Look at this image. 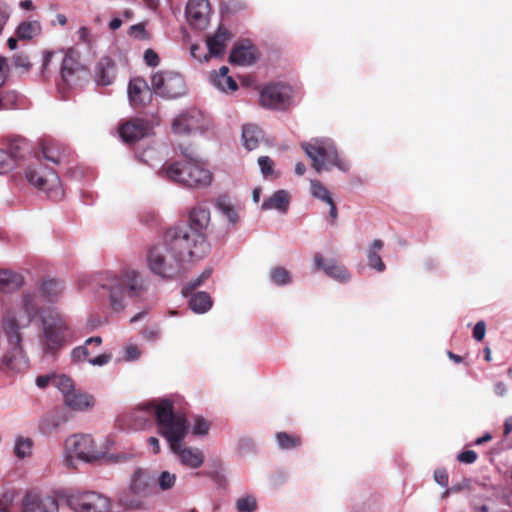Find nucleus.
I'll return each instance as SVG.
<instances>
[{
	"mask_svg": "<svg viewBox=\"0 0 512 512\" xmlns=\"http://www.w3.org/2000/svg\"><path fill=\"white\" fill-rule=\"evenodd\" d=\"M29 149V144L24 138L17 137L9 141L7 153L13 157L14 166L19 159L24 158L25 154L29 152Z\"/></svg>",
	"mask_w": 512,
	"mask_h": 512,
	"instance_id": "f704fd0d",
	"label": "nucleus"
},
{
	"mask_svg": "<svg viewBox=\"0 0 512 512\" xmlns=\"http://www.w3.org/2000/svg\"><path fill=\"white\" fill-rule=\"evenodd\" d=\"M270 276L276 285H286L291 282L289 271L283 267H275L271 271Z\"/></svg>",
	"mask_w": 512,
	"mask_h": 512,
	"instance_id": "37998d69",
	"label": "nucleus"
},
{
	"mask_svg": "<svg viewBox=\"0 0 512 512\" xmlns=\"http://www.w3.org/2000/svg\"><path fill=\"white\" fill-rule=\"evenodd\" d=\"M88 75V69L80 64L79 53L70 49L63 58L61 77L67 85L77 84Z\"/></svg>",
	"mask_w": 512,
	"mask_h": 512,
	"instance_id": "f3484780",
	"label": "nucleus"
},
{
	"mask_svg": "<svg viewBox=\"0 0 512 512\" xmlns=\"http://www.w3.org/2000/svg\"><path fill=\"white\" fill-rule=\"evenodd\" d=\"M278 446L283 450H291L298 448L302 444V438L297 434H289L287 432H278L276 434Z\"/></svg>",
	"mask_w": 512,
	"mask_h": 512,
	"instance_id": "4c0bfd02",
	"label": "nucleus"
},
{
	"mask_svg": "<svg viewBox=\"0 0 512 512\" xmlns=\"http://www.w3.org/2000/svg\"><path fill=\"white\" fill-rule=\"evenodd\" d=\"M54 53L51 51H45L43 54V64H42V75L46 77V73L48 70L49 63L53 57Z\"/></svg>",
	"mask_w": 512,
	"mask_h": 512,
	"instance_id": "69168bd1",
	"label": "nucleus"
},
{
	"mask_svg": "<svg viewBox=\"0 0 512 512\" xmlns=\"http://www.w3.org/2000/svg\"><path fill=\"white\" fill-rule=\"evenodd\" d=\"M43 336L41 339L45 352L55 354L71 337V331L65 319L51 311L42 316Z\"/></svg>",
	"mask_w": 512,
	"mask_h": 512,
	"instance_id": "0eeeda50",
	"label": "nucleus"
},
{
	"mask_svg": "<svg viewBox=\"0 0 512 512\" xmlns=\"http://www.w3.org/2000/svg\"><path fill=\"white\" fill-rule=\"evenodd\" d=\"M212 304L210 295L204 291L192 294L189 299V307L198 314L207 312L212 307Z\"/></svg>",
	"mask_w": 512,
	"mask_h": 512,
	"instance_id": "473e14b6",
	"label": "nucleus"
},
{
	"mask_svg": "<svg viewBox=\"0 0 512 512\" xmlns=\"http://www.w3.org/2000/svg\"><path fill=\"white\" fill-rule=\"evenodd\" d=\"M101 287L108 293L110 306L116 312L125 308L126 295L140 296L146 289L140 273L133 269L123 270L120 276H107Z\"/></svg>",
	"mask_w": 512,
	"mask_h": 512,
	"instance_id": "7ed1b4c3",
	"label": "nucleus"
},
{
	"mask_svg": "<svg viewBox=\"0 0 512 512\" xmlns=\"http://www.w3.org/2000/svg\"><path fill=\"white\" fill-rule=\"evenodd\" d=\"M32 441L28 438H19L16 442L14 453L18 458H24L31 453Z\"/></svg>",
	"mask_w": 512,
	"mask_h": 512,
	"instance_id": "49530a36",
	"label": "nucleus"
},
{
	"mask_svg": "<svg viewBox=\"0 0 512 512\" xmlns=\"http://www.w3.org/2000/svg\"><path fill=\"white\" fill-rule=\"evenodd\" d=\"M384 243L380 239H375L370 245L367 251V260L370 268L375 269L378 272H384L386 269V265L382 261L381 256L379 255L380 250H382Z\"/></svg>",
	"mask_w": 512,
	"mask_h": 512,
	"instance_id": "2f4dec72",
	"label": "nucleus"
},
{
	"mask_svg": "<svg viewBox=\"0 0 512 512\" xmlns=\"http://www.w3.org/2000/svg\"><path fill=\"white\" fill-rule=\"evenodd\" d=\"M128 97L134 108L144 107L151 101L152 91L143 78L136 77L129 82Z\"/></svg>",
	"mask_w": 512,
	"mask_h": 512,
	"instance_id": "aec40b11",
	"label": "nucleus"
},
{
	"mask_svg": "<svg viewBox=\"0 0 512 512\" xmlns=\"http://www.w3.org/2000/svg\"><path fill=\"white\" fill-rule=\"evenodd\" d=\"M202 115L199 111L190 110L180 114L172 123V129L177 134H189L196 131H201L203 126L201 124Z\"/></svg>",
	"mask_w": 512,
	"mask_h": 512,
	"instance_id": "412c9836",
	"label": "nucleus"
},
{
	"mask_svg": "<svg viewBox=\"0 0 512 512\" xmlns=\"http://www.w3.org/2000/svg\"><path fill=\"white\" fill-rule=\"evenodd\" d=\"M14 501V495L12 492H5L0 497V511L8 512Z\"/></svg>",
	"mask_w": 512,
	"mask_h": 512,
	"instance_id": "864d4df0",
	"label": "nucleus"
},
{
	"mask_svg": "<svg viewBox=\"0 0 512 512\" xmlns=\"http://www.w3.org/2000/svg\"><path fill=\"white\" fill-rule=\"evenodd\" d=\"M155 478L148 471L137 469L132 477L130 486L119 496V503L125 509H138L142 506V500L154 491Z\"/></svg>",
	"mask_w": 512,
	"mask_h": 512,
	"instance_id": "1a4fd4ad",
	"label": "nucleus"
},
{
	"mask_svg": "<svg viewBox=\"0 0 512 512\" xmlns=\"http://www.w3.org/2000/svg\"><path fill=\"white\" fill-rule=\"evenodd\" d=\"M212 274L211 269H206L196 279L191 280L183 289L182 293L187 296L188 293L192 292L199 286H201Z\"/></svg>",
	"mask_w": 512,
	"mask_h": 512,
	"instance_id": "a18cd8bd",
	"label": "nucleus"
},
{
	"mask_svg": "<svg viewBox=\"0 0 512 512\" xmlns=\"http://www.w3.org/2000/svg\"><path fill=\"white\" fill-rule=\"evenodd\" d=\"M72 358L74 361H84V360H88L90 359L89 358V355H90V352L88 350V346L85 344L84 346H79V347H76L72 350Z\"/></svg>",
	"mask_w": 512,
	"mask_h": 512,
	"instance_id": "603ef678",
	"label": "nucleus"
},
{
	"mask_svg": "<svg viewBox=\"0 0 512 512\" xmlns=\"http://www.w3.org/2000/svg\"><path fill=\"white\" fill-rule=\"evenodd\" d=\"M175 481L176 475L169 473L168 471H163L158 478V484L162 490H168L172 488L175 484Z\"/></svg>",
	"mask_w": 512,
	"mask_h": 512,
	"instance_id": "09e8293b",
	"label": "nucleus"
},
{
	"mask_svg": "<svg viewBox=\"0 0 512 512\" xmlns=\"http://www.w3.org/2000/svg\"><path fill=\"white\" fill-rule=\"evenodd\" d=\"M185 415L174 411V404L169 399H161L144 404L135 409L130 415L131 427L135 430L145 429L151 426L155 419L158 433L164 437V427L172 426Z\"/></svg>",
	"mask_w": 512,
	"mask_h": 512,
	"instance_id": "f03ea898",
	"label": "nucleus"
},
{
	"mask_svg": "<svg viewBox=\"0 0 512 512\" xmlns=\"http://www.w3.org/2000/svg\"><path fill=\"white\" fill-rule=\"evenodd\" d=\"M34 297L32 295L24 296V306L27 311V314L30 318H33L37 315L38 309L33 306Z\"/></svg>",
	"mask_w": 512,
	"mask_h": 512,
	"instance_id": "4d7b16f0",
	"label": "nucleus"
},
{
	"mask_svg": "<svg viewBox=\"0 0 512 512\" xmlns=\"http://www.w3.org/2000/svg\"><path fill=\"white\" fill-rule=\"evenodd\" d=\"M53 376H38L36 379V384L40 388H45L49 385V383H52Z\"/></svg>",
	"mask_w": 512,
	"mask_h": 512,
	"instance_id": "338daca9",
	"label": "nucleus"
},
{
	"mask_svg": "<svg viewBox=\"0 0 512 512\" xmlns=\"http://www.w3.org/2000/svg\"><path fill=\"white\" fill-rule=\"evenodd\" d=\"M172 252L181 263L202 259L209 252V244L205 237L191 231L189 227L177 225L169 228L164 234Z\"/></svg>",
	"mask_w": 512,
	"mask_h": 512,
	"instance_id": "f257e3e1",
	"label": "nucleus"
},
{
	"mask_svg": "<svg viewBox=\"0 0 512 512\" xmlns=\"http://www.w3.org/2000/svg\"><path fill=\"white\" fill-rule=\"evenodd\" d=\"M111 359V355L100 354L94 358L88 359V362L94 366H102L107 364Z\"/></svg>",
	"mask_w": 512,
	"mask_h": 512,
	"instance_id": "e2e57ef3",
	"label": "nucleus"
},
{
	"mask_svg": "<svg viewBox=\"0 0 512 512\" xmlns=\"http://www.w3.org/2000/svg\"><path fill=\"white\" fill-rule=\"evenodd\" d=\"M189 429L186 416L177 421L173 427H164V438L169 444L171 451L176 454L182 465L196 469L204 462V454L198 448L183 447L182 442L185 439Z\"/></svg>",
	"mask_w": 512,
	"mask_h": 512,
	"instance_id": "423d86ee",
	"label": "nucleus"
},
{
	"mask_svg": "<svg viewBox=\"0 0 512 512\" xmlns=\"http://www.w3.org/2000/svg\"><path fill=\"white\" fill-rule=\"evenodd\" d=\"M258 164L260 166L261 172L265 177L271 175L273 173L274 162L268 156H261L258 159Z\"/></svg>",
	"mask_w": 512,
	"mask_h": 512,
	"instance_id": "3c124183",
	"label": "nucleus"
},
{
	"mask_svg": "<svg viewBox=\"0 0 512 512\" xmlns=\"http://www.w3.org/2000/svg\"><path fill=\"white\" fill-rule=\"evenodd\" d=\"M212 84L223 92H234L238 89L237 82L231 77L226 76L219 79H212Z\"/></svg>",
	"mask_w": 512,
	"mask_h": 512,
	"instance_id": "a19ab883",
	"label": "nucleus"
},
{
	"mask_svg": "<svg viewBox=\"0 0 512 512\" xmlns=\"http://www.w3.org/2000/svg\"><path fill=\"white\" fill-rule=\"evenodd\" d=\"M231 39V34L227 28L220 25L211 37L207 38V48L209 54L215 57L223 56L227 42Z\"/></svg>",
	"mask_w": 512,
	"mask_h": 512,
	"instance_id": "a878e982",
	"label": "nucleus"
},
{
	"mask_svg": "<svg viewBox=\"0 0 512 512\" xmlns=\"http://www.w3.org/2000/svg\"><path fill=\"white\" fill-rule=\"evenodd\" d=\"M23 284V277L13 271L0 269V291L12 292Z\"/></svg>",
	"mask_w": 512,
	"mask_h": 512,
	"instance_id": "7c9ffc66",
	"label": "nucleus"
},
{
	"mask_svg": "<svg viewBox=\"0 0 512 512\" xmlns=\"http://www.w3.org/2000/svg\"><path fill=\"white\" fill-rule=\"evenodd\" d=\"M64 402L69 408L78 411L87 410L94 406V398L81 391L68 394Z\"/></svg>",
	"mask_w": 512,
	"mask_h": 512,
	"instance_id": "cd10ccee",
	"label": "nucleus"
},
{
	"mask_svg": "<svg viewBox=\"0 0 512 512\" xmlns=\"http://www.w3.org/2000/svg\"><path fill=\"white\" fill-rule=\"evenodd\" d=\"M41 30V26L37 21L23 22L16 31L17 37L22 40L32 39Z\"/></svg>",
	"mask_w": 512,
	"mask_h": 512,
	"instance_id": "58836bf2",
	"label": "nucleus"
},
{
	"mask_svg": "<svg viewBox=\"0 0 512 512\" xmlns=\"http://www.w3.org/2000/svg\"><path fill=\"white\" fill-rule=\"evenodd\" d=\"M512 432V416L508 417L504 422L503 434L508 436Z\"/></svg>",
	"mask_w": 512,
	"mask_h": 512,
	"instance_id": "774afa93",
	"label": "nucleus"
},
{
	"mask_svg": "<svg viewBox=\"0 0 512 512\" xmlns=\"http://www.w3.org/2000/svg\"><path fill=\"white\" fill-rule=\"evenodd\" d=\"M13 62L16 67L24 68L25 70H28L31 66L29 62V58L26 55L23 54H17L13 57Z\"/></svg>",
	"mask_w": 512,
	"mask_h": 512,
	"instance_id": "052dcab7",
	"label": "nucleus"
},
{
	"mask_svg": "<svg viewBox=\"0 0 512 512\" xmlns=\"http://www.w3.org/2000/svg\"><path fill=\"white\" fill-rule=\"evenodd\" d=\"M209 429L210 424L206 419H204L203 417H197L195 419L192 429L194 435H206Z\"/></svg>",
	"mask_w": 512,
	"mask_h": 512,
	"instance_id": "8fccbe9b",
	"label": "nucleus"
},
{
	"mask_svg": "<svg viewBox=\"0 0 512 512\" xmlns=\"http://www.w3.org/2000/svg\"><path fill=\"white\" fill-rule=\"evenodd\" d=\"M18 95L15 91H3L0 93V110L12 109L16 106Z\"/></svg>",
	"mask_w": 512,
	"mask_h": 512,
	"instance_id": "c03bdc74",
	"label": "nucleus"
},
{
	"mask_svg": "<svg viewBox=\"0 0 512 512\" xmlns=\"http://www.w3.org/2000/svg\"><path fill=\"white\" fill-rule=\"evenodd\" d=\"M62 291V283L55 279L45 280L41 285V292L43 296L46 297L50 302L56 301L61 295Z\"/></svg>",
	"mask_w": 512,
	"mask_h": 512,
	"instance_id": "e433bc0d",
	"label": "nucleus"
},
{
	"mask_svg": "<svg viewBox=\"0 0 512 512\" xmlns=\"http://www.w3.org/2000/svg\"><path fill=\"white\" fill-rule=\"evenodd\" d=\"M263 139L262 130L254 124H246L242 130L243 145L249 151L258 147L260 140Z\"/></svg>",
	"mask_w": 512,
	"mask_h": 512,
	"instance_id": "c756f323",
	"label": "nucleus"
},
{
	"mask_svg": "<svg viewBox=\"0 0 512 512\" xmlns=\"http://www.w3.org/2000/svg\"><path fill=\"white\" fill-rule=\"evenodd\" d=\"M66 504L74 512H109L110 501L96 492H77L63 496Z\"/></svg>",
	"mask_w": 512,
	"mask_h": 512,
	"instance_id": "ddd939ff",
	"label": "nucleus"
},
{
	"mask_svg": "<svg viewBox=\"0 0 512 512\" xmlns=\"http://www.w3.org/2000/svg\"><path fill=\"white\" fill-rule=\"evenodd\" d=\"M210 211L208 208L198 205L189 212L187 224H181L182 227H189L194 233H198L206 238V231L210 224Z\"/></svg>",
	"mask_w": 512,
	"mask_h": 512,
	"instance_id": "5701e85b",
	"label": "nucleus"
},
{
	"mask_svg": "<svg viewBox=\"0 0 512 512\" xmlns=\"http://www.w3.org/2000/svg\"><path fill=\"white\" fill-rule=\"evenodd\" d=\"M144 60H145V63L150 67H156L159 65V62H160V58H159L158 54L152 49H147L145 51Z\"/></svg>",
	"mask_w": 512,
	"mask_h": 512,
	"instance_id": "6e6d98bb",
	"label": "nucleus"
},
{
	"mask_svg": "<svg viewBox=\"0 0 512 512\" xmlns=\"http://www.w3.org/2000/svg\"><path fill=\"white\" fill-rule=\"evenodd\" d=\"M477 453L473 450H465L457 455V460L461 463L472 464L477 460Z\"/></svg>",
	"mask_w": 512,
	"mask_h": 512,
	"instance_id": "5fc2aeb1",
	"label": "nucleus"
},
{
	"mask_svg": "<svg viewBox=\"0 0 512 512\" xmlns=\"http://www.w3.org/2000/svg\"><path fill=\"white\" fill-rule=\"evenodd\" d=\"M300 146L310 158L311 165L317 173L329 171L332 167L344 172L349 169V164L340 157L334 141L329 138H313L308 142H302Z\"/></svg>",
	"mask_w": 512,
	"mask_h": 512,
	"instance_id": "39448f33",
	"label": "nucleus"
},
{
	"mask_svg": "<svg viewBox=\"0 0 512 512\" xmlns=\"http://www.w3.org/2000/svg\"><path fill=\"white\" fill-rule=\"evenodd\" d=\"M435 481L443 487L448 485V474L444 469H438L434 472Z\"/></svg>",
	"mask_w": 512,
	"mask_h": 512,
	"instance_id": "680f3d73",
	"label": "nucleus"
},
{
	"mask_svg": "<svg viewBox=\"0 0 512 512\" xmlns=\"http://www.w3.org/2000/svg\"><path fill=\"white\" fill-rule=\"evenodd\" d=\"M65 446L69 453L67 457L68 464L73 456L88 463L97 461L102 457V453L97 449L94 439L88 434L69 437L66 440Z\"/></svg>",
	"mask_w": 512,
	"mask_h": 512,
	"instance_id": "4468645a",
	"label": "nucleus"
},
{
	"mask_svg": "<svg viewBox=\"0 0 512 512\" xmlns=\"http://www.w3.org/2000/svg\"><path fill=\"white\" fill-rule=\"evenodd\" d=\"M116 77L115 62L109 57H102L95 67V81L99 85H110Z\"/></svg>",
	"mask_w": 512,
	"mask_h": 512,
	"instance_id": "393cba45",
	"label": "nucleus"
},
{
	"mask_svg": "<svg viewBox=\"0 0 512 512\" xmlns=\"http://www.w3.org/2000/svg\"><path fill=\"white\" fill-rule=\"evenodd\" d=\"M210 4L208 0H189L186 5V16L189 24L203 30L209 23Z\"/></svg>",
	"mask_w": 512,
	"mask_h": 512,
	"instance_id": "6ab92c4d",
	"label": "nucleus"
},
{
	"mask_svg": "<svg viewBox=\"0 0 512 512\" xmlns=\"http://www.w3.org/2000/svg\"><path fill=\"white\" fill-rule=\"evenodd\" d=\"M290 204V195L285 190L276 191L271 197L265 199L262 203L263 210L276 209L280 212H286Z\"/></svg>",
	"mask_w": 512,
	"mask_h": 512,
	"instance_id": "c85d7f7f",
	"label": "nucleus"
},
{
	"mask_svg": "<svg viewBox=\"0 0 512 512\" xmlns=\"http://www.w3.org/2000/svg\"><path fill=\"white\" fill-rule=\"evenodd\" d=\"M153 129L152 121L134 117L123 122L118 128V132L124 143L135 145L140 140L153 135Z\"/></svg>",
	"mask_w": 512,
	"mask_h": 512,
	"instance_id": "2eb2a0df",
	"label": "nucleus"
},
{
	"mask_svg": "<svg viewBox=\"0 0 512 512\" xmlns=\"http://www.w3.org/2000/svg\"><path fill=\"white\" fill-rule=\"evenodd\" d=\"M190 52H191V55L199 60V61H202V59H204L205 61H207L209 59L208 55L207 54H203L202 53V48L197 45V44H193L190 48Z\"/></svg>",
	"mask_w": 512,
	"mask_h": 512,
	"instance_id": "0e129e2a",
	"label": "nucleus"
},
{
	"mask_svg": "<svg viewBox=\"0 0 512 512\" xmlns=\"http://www.w3.org/2000/svg\"><path fill=\"white\" fill-rule=\"evenodd\" d=\"M311 194L317 198L322 200L323 202L327 203L330 207L329 209V216L334 223L338 217V210L336 207V204L331 197L330 192L328 189L318 180H311Z\"/></svg>",
	"mask_w": 512,
	"mask_h": 512,
	"instance_id": "bb28decb",
	"label": "nucleus"
},
{
	"mask_svg": "<svg viewBox=\"0 0 512 512\" xmlns=\"http://www.w3.org/2000/svg\"><path fill=\"white\" fill-rule=\"evenodd\" d=\"M485 332H486V325H485V322L484 321H479L476 323V325L474 326V329H473V337L477 340V341H482L484 339V336H485Z\"/></svg>",
	"mask_w": 512,
	"mask_h": 512,
	"instance_id": "bf43d9fd",
	"label": "nucleus"
},
{
	"mask_svg": "<svg viewBox=\"0 0 512 512\" xmlns=\"http://www.w3.org/2000/svg\"><path fill=\"white\" fill-rule=\"evenodd\" d=\"M153 91L161 97L174 99L186 93V83L183 76L174 71H158L151 77Z\"/></svg>",
	"mask_w": 512,
	"mask_h": 512,
	"instance_id": "f8f14e48",
	"label": "nucleus"
},
{
	"mask_svg": "<svg viewBox=\"0 0 512 512\" xmlns=\"http://www.w3.org/2000/svg\"><path fill=\"white\" fill-rule=\"evenodd\" d=\"M229 61L232 64L247 66L256 61V48L249 42H240L232 48Z\"/></svg>",
	"mask_w": 512,
	"mask_h": 512,
	"instance_id": "b1692460",
	"label": "nucleus"
},
{
	"mask_svg": "<svg viewBox=\"0 0 512 512\" xmlns=\"http://www.w3.org/2000/svg\"><path fill=\"white\" fill-rule=\"evenodd\" d=\"M130 35L138 39H146L147 33L143 24H135L130 27Z\"/></svg>",
	"mask_w": 512,
	"mask_h": 512,
	"instance_id": "13d9d810",
	"label": "nucleus"
},
{
	"mask_svg": "<svg viewBox=\"0 0 512 512\" xmlns=\"http://www.w3.org/2000/svg\"><path fill=\"white\" fill-rule=\"evenodd\" d=\"M236 509L238 512H254L257 509V501L252 495L241 497L236 501Z\"/></svg>",
	"mask_w": 512,
	"mask_h": 512,
	"instance_id": "79ce46f5",
	"label": "nucleus"
},
{
	"mask_svg": "<svg viewBox=\"0 0 512 512\" xmlns=\"http://www.w3.org/2000/svg\"><path fill=\"white\" fill-rule=\"evenodd\" d=\"M27 181L37 189L45 192L53 200H60L64 190L58 174L45 166L28 168L25 172Z\"/></svg>",
	"mask_w": 512,
	"mask_h": 512,
	"instance_id": "9d476101",
	"label": "nucleus"
},
{
	"mask_svg": "<svg viewBox=\"0 0 512 512\" xmlns=\"http://www.w3.org/2000/svg\"><path fill=\"white\" fill-rule=\"evenodd\" d=\"M262 106L287 110L292 103V88L284 84H270L263 88L260 93Z\"/></svg>",
	"mask_w": 512,
	"mask_h": 512,
	"instance_id": "dca6fc26",
	"label": "nucleus"
},
{
	"mask_svg": "<svg viewBox=\"0 0 512 512\" xmlns=\"http://www.w3.org/2000/svg\"><path fill=\"white\" fill-rule=\"evenodd\" d=\"M3 329L8 338L10 351L4 355V365L13 371H20L27 367V361L21 347L20 328L15 318H7L3 322Z\"/></svg>",
	"mask_w": 512,
	"mask_h": 512,
	"instance_id": "9b49d317",
	"label": "nucleus"
},
{
	"mask_svg": "<svg viewBox=\"0 0 512 512\" xmlns=\"http://www.w3.org/2000/svg\"><path fill=\"white\" fill-rule=\"evenodd\" d=\"M181 153L185 161L166 164L159 174L164 173L168 179L190 188L208 186L212 180L211 172L195 160L186 149Z\"/></svg>",
	"mask_w": 512,
	"mask_h": 512,
	"instance_id": "20e7f679",
	"label": "nucleus"
},
{
	"mask_svg": "<svg viewBox=\"0 0 512 512\" xmlns=\"http://www.w3.org/2000/svg\"><path fill=\"white\" fill-rule=\"evenodd\" d=\"M146 258L150 271L162 278L174 279L182 271V263L170 252L165 241L151 246Z\"/></svg>",
	"mask_w": 512,
	"mask_h": 512,
	"instance_id": "6e6552de",
	"label": "nucleus"
},
{
	"mask_svg": "<svg viewBox=\"0 0 512 512\" xmlns=\"http://www.w3.org/2000/svg\"><path fill=\"white\" fill-rule=\"evenodd\" d=\"M20 512H59V504L54 497L27 492L22 498Z\"/></svg>",
	"mask_w": 512,
	"mask_h": 512,
	"instance_id": "a211bd4d",
	"label": "nucleus"
},
{
	"mask_svg": "<svg viewBox=\"0 0 512 512\" xmlns=\"http://www.w3.org/2000/svg\"><path fill=\"white\" fill-rule=\"evenodd\" d=\"M41 151L43 157L54 164L61 163L64 158V150L57 143L52 141L42 143Z\"/></svg>",
	"mask_w": 512,
	"mask_h": 512,
	"instance_id": "c9c22d12",
	"label": "nucleus"
},
{
	"mask_svg": "<svg viewBox=\"0 0 512 512\" xmlns=\"http://www.w3.org/2000/svg\"><path fill=\"white\" fill-rule=\"evenodd\" d=\"M314 264L317 269H322L326 275L339 282H348L350 280L348 269L336 260L325 261L324 257L317 253L314 256Z\"/></svg>",
	"mask_w": 512,
	"mask_h": 512,
	"instance_id": "4be33fe9",
	"label": "nucleus"
},
{
	"mask_svg": "<svg viewBox=\"0 0 512 512\" xmlns=\"http://www.w3.org/2000/svg\"><path fill=\"white\" fill-rule=\"evenodd\" d=\"M52 384L63 394L64 400L66 399V396L70 393L75 392L73 380L66 376V375H60V376H53L52 378Z\"/></svg>",
	"mask_w": 512,
	"mask_h": 512,
	"instance_id": "ea45409f",
	"label": "nucleus"
},
{
	"mask_svg": "<svg viewBox=\"0 0 512 512\" xmlns=\"http://www.w3.org/2000/svg\"><path fill=\"white\" fill-rule=\"evenodd\" d=\"M14 168L13 157L8 155L7 151L0 149V174L7 173Z\"/></svg>",
	"mask_w": 512,
	"mask_h": 512,
	"instance_id": "de8ad7c7",
	"label": "nucleus"
},
{
	"mask_svg": "<svg viewBox=\"0 0 512 512\" xmlns=\"http://www.w3.org/2000/svg\"><path fill=\"white\" fill-rule=\"evenodd\" d=\"M216 208L228 219L230 224L235 225L238 223V209L227 196L222 195L217 198Z\"/></svg>",
	"mask_w": 512,
	"mask_h": 512,
	"instance_id": "72a5a7b5",
	"label": "nucleus"
}]
</instances>
